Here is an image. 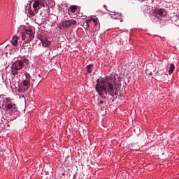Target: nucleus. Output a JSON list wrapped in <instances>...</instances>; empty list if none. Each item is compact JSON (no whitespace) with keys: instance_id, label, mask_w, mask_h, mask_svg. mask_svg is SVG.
Here are the masks:
<instances>
[{"instance_id":"9b49d317","label":"nucleus","mask_w":179,"mask_h":179,"mask_svg":"<svg viewBox=\"0 0 179 179\" xmlns=\"http://www.w3.org/2000/svg\"><path fill=\"white\" fill-rule=\"evenodd\" d=\"M43 47H50L51 45V41H48V39L46 38L45 40L41 41Z\"/></svg>"},{"instance_id":"dca6fc26","label":"nucleus","mask_w":179,"mask_h":179,"mask_svg":"<svg viewBox=\"0 0 179 179\" xmlns=\"http://www.w3.org/2000/svg\"><path fill=\"white\" fill-rule=\"evenodd\" d=\"M174 69H176V66H174V64H171L169 66V75H171L174 72Z\"/></svg>"},{"instance_id":"1a4fd4ad","label":"nucleus","mask_w":179,"mask_h":179,"mask_svg":"<svg viewBox=\"0 0 179 179\" xmlns=\"http://www.w3.org/2000/svg\"><path fill=\"white\" fill-rule=\"evenodd\" d=\"M155 16L157 19H160L161 17H164L166 16V13L164 11V9L160 8L157 10L155 12Z\"/></svg>"},{"instance_id":"5701e85b","label":"nucleus","mask_w":179,"mask_h":179,"mask_svg":"<svg viewBox=\"0 0 179 179\" xmlns=\"http://www.w3.org/2000/svg\"><path fill=\"white\" fill-rule=\"evenodd\" d=\"M152 75H153V73L151 72V73H149L150 76H152Z\"/></svg>"},{"instance_id":"2eb2a0df","label":"nucleus","mask_w":179,"mask_h":179,"mask_svg":"<svg viewBox=\"0 0 179 179\" xmlns=\"http://www.w3.org/2000/svg\"><path fill=\"white\" fill-rule=\"evenodd\" d=\"M89 26H90V20H86V21L83 23L85 30H87Z\"/></svg>"},{"instance_id":"6e6552de","label":"nucleus","mask_w":179,"mask_h":179,"mask_svg":"<svg viewBox=\"0 0 179 179\" xmlns=\"http://www.w3.org/2000/svg\"><path fill=\"white\" fill-rule=\"evenodd\" d=\"M88 20H90V22H92L94 23V29L96 31L100 30V23L99 22V19L96 16L92 17L90 19H88Z\"/></svg>"},{"instance_id":"ddd939ff","label":"nucleus","mask_w":179,"mask_h":179,"mask_svg":"<svg viewBox=\"0 0 179 179\" xmlns=\"http://www.w3.org/2000/svg\"><path fill=\"white\" fill-rule=\"evenodd\" d=\"M85 69L88 73H92L94 67L93 66V64H89L86 66Z\"/></svg>"},{"instance_id":"20e7f679","label":"nucleus","mask_w":179,"mask_h":179,"mask_svg":"<svg viewBox=\"0 0 179 179\" xmlns=\"http://www.w3.org/2000/svg\"><path fill=\"white\" fill-rule=\"evenodd\" d=\"M21 31V35H22V40L24 41L25 40H27V41H31L34 38V27H27L24 26H22L20 28Z\"/></svg>"},{"instance_id":"39448f33","label":"nucleus","mask_w":179,"mask_h":179,"mask_svg":"<svg viewBox=\"0 0 179 179\" xmlns=\"http://www.w3.org/2000/svg\"><path fill=\"white\" fill-rule=\"evenodd\" d=\"M31 80V76H30L29 73L25 72L23 76V81L18 88L19 93H23L27 90H29V87H30ZM32 81L34 82V80L32 79Z\"/></svg>"},{"instance_id":"423d86ee","label":"nucleus","mask_w":179,"mask_h":179,"mask_svg":"<svg viewBox=\"0 0 179 179\" xmlns=\"http://www.w3.org/2000/svg\"><path fill=\"white\" fill-rule=\"evenodd\" d=\"M23 66H24V64H23V61L17 60L16 62H15L11 66V75H13V76H16V75H17L18 73L17 71L23 69Z\"/></svg>"},{"instance_id":"b1692460","label":"nucleus","mask_w":179,"mask_h":179,"mask_svg":"<svg viewBox=\"0 0 179 179\" xmlns=\"http://www.w3.org/2000/svg\"><path fill=\"white\" fill-rule=\"evenodd\" d=\"M104 6L105 9H106V8L107 7V6H106V5H105V6Z\"/></svg>"},{"instance_id":"aec40b11","label":"nucleus","mask_w":179,"mask_h":179,"mask_svg":"<svg viewBox=\"0 0 179 179\" xmlns=\"http://www.w3.org/2000/svg\"><path fill=\"white\" fill-rule=\"evenodd\" d=\"M21 61H22L23 62V65H24V64H29V59H23V60H21Z\"/></svg>"},{"instance_id":"393cba45","label":"nucleus","mask_w":179,"mask_h":179,"mask_svg":"<svg viewBox=\"0 0 179 179\" xmlns=\"http://www.w3.org/2000/svg\"><path fill=\"white\" fill-rule=\"evenodd\" d=\"M2 78H3V75H2Z\"/></svg>"},{"instance_id":"f257e3e1","label":"nucleus","mask_w":179,"mask_h":179,"mask_svg":"<svg viewBox=\"0 0 179 179\" xmlns=\"http://www.w3.org/2000/svg\"><path fill=\"white\" fill-rule=\"evenodd\" d=\"M120 87H121L120 79L116 78L115 75H110L108 78L98 79L95 89L102 99H106L107 94L114 97L117 94V90Z\"/></svg>"},{"instance_id":"f3484780","label":"nucleus","mask_w":179,"mask_h":179,"mask_svg":"<svg viewBox=\"0 0 179 179\" xmlns=\"http://www.w3.org/2000/svg\"><path fill=\"white\" fill-rule=\"evenodd\" d=\"M13 86H14L15 87H19V80L18 79H13L12 82H11Z\"/></svg>"},{"instance_id":"f03ea898","label":"nucleus","mask_w":179,"mask_h":179,"mask_svg":"<svg viewBox=\"0 0 179 179\" xmlns=\"http://www.w3.org/2000/svg\"><path fill=\"white\" fill-rule=\"evenodd\" d=\"M1 100H2V104L0 103V108L6 111V116L10 118V121L16 120L20 115V112L16 103L13 102V99L2 94L0 95V101Z\"/></svg>"},{"instance_id":"412c9836","label":"nucleus","mask_w":179,"mask_h":179,"mask_svg":"<svg viewBox=\"0 0 179 179\" xmlns=\"http://www.w3.org/2000/svg\"><path fill=\"white\" fill-rule=\"evenodd\" d=\"M37 24H43V23H44V21H38L37 22Z\"/></svg>"},{"instance_id":"a211bd4d","label":"nucleus","mask_w":179,"mask_h":179,"mask_svg":"<svg viewBox=\"0 0 179 179\" xmlns=\"http://www.w3.org/2000/svg\"><path fill=\"white\" fill-rule=\"evenodd\" d=\"M29 44H30V41H27V40H26L22 44V48L26 50V47H29Z\"/></svg>"},{"instance_id":"f8f14e48","label":"nucleus","mask_w":179,"mask_h":179,"mask_svg":"<svg viewBox=\"0 0 179 179\" xmlns=\"http://www.w3.org/2000/svg\"><path fill=\"white\" fill-rule=\"evenodd\" d=\"M37 37L40 41H44L45 39L47 38V36H45V34L44 33H38Z\"/></svg>"},{"instance_id":"4468645a","label":"nucleus","mask_w":179,"mask_h":179,"mask_svg":"<svg viewBox=\"0 0 179 179\" xmlns=\"http://www.w3.org/2000/svg\"><path fill=\"white\" fill-rule=\"evenodd\" d=\"M12 45H14V47H16V45H17V36H14L13 37V39L10 41Z\"/></svg>"},{"instance_id":"6ab92c4d","label":"nucleus","mask_w":179,"mask_h":179,"mask_svg":"<svg viewBox=\"0 0 179 179\" xmlns=\"http://www.w3.org/2000/svg\"><path fill=\"white\" fill-rule=\"evenodd\" d=\"M76 6H71L70 7V10L72 13H75V12H76Z\"/></svg>"},{"instance_id":"7ed1b4c3","label":"nucleus","mask_w":179,"mask_h":179,"mask_svg":"<svg viewBox=\"0 0 179 179\" xmlns=\"http://www.w3.org/2000/svg\"><path fill=\"white\" fill-rule=\"evenodd\" d=\"M44 8V3L41 0H34L28 2L25 10L28 11L29 16H34L36 15V10Z\"/></svg>"},{"instance_id":"9d476101","label":"nucleus","mask_w":179,"mask_h":179,"mask_svg":"<svg viewBox=\"0 0 179 179\" xmlns=\"http://www.w3.org/2000/svg\"><path fill=\"white\" fill-rule=\"evenodd\" d=\"M110 15H111L112 19L120 20V22H122V17L121 13L112 12Z\"/></svg>"},{"instance_id":"0eeeda50","label":"nucleus","mask_w":179,"mask_h":179,"mask_svg":"<svg viewBox=\"0 0 179 179\" xmlns=\"http://www.w3.org/2000/svg\"><path fill=\"white\" fill-rule=\"evenodd\" d=\"M77 22L74 20H69L63 21L62 24L63 27H65L66 29H68V27H71V26H75Z\"/></svg>"},{"instance_id":"4be33fe9","label":"nucleus","mask_w":179,"mask_h":179,"mask_svg":"<svg viewBox=\"0 0 179 179\" xmlns=\"http://www.w3.org/2000/svg\"><path fill=\"white\" fill-rule=\"evenodd\" d=\"M103 103H104V101H100L98 103V104H99V106H101V104H103Z\"/></svg>"}]
</instances>
